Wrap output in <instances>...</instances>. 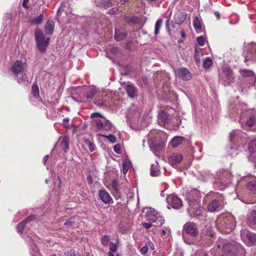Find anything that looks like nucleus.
<instances>
[{
    "instance_id": "nucleus-1",
    "label": "nucleus",
    "mask_w": 256,
    "mask_h": 256,
    "mask_svg": "<svg viewBox=\"0 0 256 256\" xmlns=\"http://www.w3.org/2000/svg\"><path fill=\"white\" fill-rule=\"evenodd\" d=\"M234 111L240 117V122H244V120L246 116L248 120L246 122V124L249 127H252L256 122V112L253 110H248L244 104L240 103L234 108Z\"/></svg>"
},
{
    "instance_id": "nucleus-2",
    "label": "nucleus",
    "mask_w": 256,
    "mask_h": 256,
    "mask_svg": "<svg viewBox=\"0 0 256 256\" xmlns=\"http://www.w3.org/2000/svg\"><path fill=\"white\" fill-rule=\"evenodd\" d=\"M10 70L16 77L19 84L29 82V80L26 75L27 64L24 60H17L11 66Z\"/></svg>"
},
{
    "instance_id": "nucleus-3",
    "label": "nucleus",
    "mask_w": 256,
    "mask_h": 256,
    "mask_svg": "<svg viewBox=\"0 0 256 256\" xmlns=\"http://www.w3.org/2000/svg\"><path fill=\"white\" fill-rule=\"evenodd\" d=\"M198 234V231L195 224L188 222L184 226L182 231V238L186 243L188 244H194V238Z\"/></svg>"
},
{
    "instance_id": "nucleus-4",
    "label": "nucleus",
    "mask_w": 256,
    "mask_h": 256,
    "mask_svg": "<svg viewBox=\"0 0 256 256\" xmlns=\"http://www.w3.org/2000/svg\"><path fill=\"white\" fill-rule=\"evenodd\" d=\"M232 180V176L228 170H220L216 174L214 182V186L220 190H223L228 186Z\"/></svg>"
},
{
    "instance_id": "nucleus-5",
    "label": "nucleus",
    "mask_w": 256,
    "mask_h": 256,
    "mask_svg": "<svg viewBox=\"0 0 256 256\" xmlns=\"http://www.w3.org/2000/svg\"><path fill=\"white\" fill-rule=\"evenodd\" d=\"M34 37L38 50L41 53L45 52L49 45L50 38H46L42 31L38 28L35 30Z\"/></svg>"
},
{
    "instance_id": "nucleus-6",
    "label": "nucleus",
    "mask_w": 256,
    "mask_h": 256,
    "mask_svg": "<svg viewBox=\"0 0 256 256\" xmlns=\"http://www.w3.org/2000/svg\"><path fill=\"white\" fill-rule=\"evenodd\" d=\"M236 79L232 70L230 68H223L220 74V82L225 86H231L236 81Z\"/></svg>"
},
{
    "instance_id": "nucleus-7",
    "label": "nucleus",
    "mask_w": 256,
    "mask_h": 256,
    "mask_svg": "<svg viewBox=\"0 0 256 256\" xmlns=\"http://www.w3.org/2000/svg\"><path fill=\"white\" fill-rule=\"evenodd\" d=\"M145 218L149 222H156V226H160L164 222V218L153 208H146Z\"/></svg>"
},
{
    "instance_id": "nucleus-8",
    "label": "nucleus",
    "mask_w": 256,
    "mask_h": 256,
    "mask_svg": "<svg viewBox=\"0 0 256 256\" xmlns=\"http://www.w3.org/2000/svg\"><path fill=\"white\" fill-rule=\"evenodd\" d=\"M156 130L151 132L148 135L147 138H146L144 141L146 140L148 141L149 146L151 150L159 152L162 150L164 148V144L160 142L159 136H156Z\"/></svg>"
},
{
    "instance_id": "nucleus-9",
    "label": "nucleus",
    "mask_w": 256,
    "mask_h": 256,
    "mask_svg": "<svg viewBox=\"0 0 256 256\" xmlns=\"http://www.w3.org/2000/svg\"><path fill=\"white\" fill-rule=\"evenodd\" d=\"M242 240L248 246L256 244V234L248 230L242 229L240 230Z\"/></svg>"
},
{
    "instance_id": "nucleus-10",
    "label": "nucleus",
    "mask_w": 256,
    "mask_h": 256,
    "mask_svg": "<svg viewBox=\"0 0 256 256\" xmlns=\"http://www.w3.org/2000/svg\"><path fill=\"white\" fill-rule=\"evenodd\" d=\"M216 198L211 200L208 205V210L210 212H214L218 210L221 208L224 205V197L220 194H216Z\"/></svg>"
},
{
    "instance_id": "nucleus-11",
    "label": "nucleus",
    "mask_w": 256,
    "mask_h": 256,
    "mask_svg": "<svg viewBox=\"0 0 256 256\" xmlns=\"http://www.w3.org/2000/svg\"><path fill=\"white\" fill-rule=\"evenodd\" d=\"M201 197L202 194L200 192L194 188L188 193L186 199L190 206L193 207L198 204Z\"/></svg>"
},
{
    "instance_id": "nucleus-12",
    "label": "nucleus",
    "mask_w": 256,
    "mask_h": 256,
    "mask_svg": "<svg viewBox=\"0 0 256 256\" xmlns=\"http://www.w3.org/2000/svg\"><path fill=\"white\" fill-rule=\"evenodd\" d=\"M245 134L240 130H236L230 134V140L236 144H244L246 142Z\"/></svg>"
},
{
    "instance_id": "nucleus-13",
    "label": "nucleus",
    "mask_w": 256,
    "mask_h": 256,
    "mask_svg": "<svg viewBox=\"0 0 256 256\" xmlns=\"http://www.w3.org/2000/svg\"><path fill=\"white\" fill-rule=\"evenodd\" d=\"M233 220L231 216L228 217L221 216L218 220L217 223L218 228L223 230H231L233 227Z\"/></svg>"
},
{
    "instance_id": "nucleus-14",
    "label": "nucleus",
    "mask_w": 256,
    "mask_h": 256,
    "mask_svg": "<svg viewBox=\"0 0 256 256\" xmlns=\"http://www.w3.org/2000/svg\"><path fill=\"white\" fill-rule=\"evenodd\" d=\"M168 204H171L174 209H178L182 206V202L177 196L174 195L168 196L166 198Z\"/></svg>"
},
{
    "instance_id": "nucleus-15",
    "label": "nucleus",
    "mask_w": 256,
    "mask_h": 256,
    "mask_svg": "<svg viewBox=\"0 0 256 256\" xmlns=\"http://www.w3.org/2000/svg\"><path fill=\"white\" fill-rule=\"evenodd\" d=\"M246 60L256 61V44H250L247 48Z\"/></svg>"
},
{
    "instance_id": "nucleus-16",
    "label": "nucleus",
    "mask_w": 256,
    "mask_h": 256,
    "mask_svg": "<svg viewBox=\"0 0 256 256\" xmlns=\"http://www.w3.org/2000/svg\"><path fill=\"white\" fill-rule=\"evenodd\" d=\"M95 122L96 128L100 130H108L112 128V124L110 122L104 118L102 120L96 118L95 120Z\"/></svg>"
},
{
    "instance_id": "nucleus-17",
    "label": "nucleus",
    "mask_w": 256,
    "mask_h": 256,
    "mask_svg": "<svg viewBox=\"0 0 256 256\" xmlns=\"http://www.w3.org/2000/svg\"><path fill=\"white\" fill-rule=\"evenodd\" d=\"M177 76L184 80H189L192 78V76L190 72L186 68H182L177 70Z\"/></svg>"
},
{
    "instance_id": "nucleus-18",
    "label": "nucleus",
    "mask_w": 256,
    "mask_h": 256,
    "mask_svg": "<svg viewBox=\"0 0 256 256\" xmlns=\"http://www.w3.org/2000/svg\"><path fill=\"white\" fill-rule=\"evenodd\" d=\"M240 72L243 77L248 78H250V84L251 86H252V84L256 82V76L252 70L246 69H242L240 70Z\"/></svg>"
},
{
    "instance_id": "nucleus-19",
    "label": "nucleus",
    "mask_w": 256,
    "mask_h": 256,
    "mask_svg": "<svg viewBox=\"0 0 256 256\" xmlns=\"http://www.w3.org/2000/svg\"><path fill=\"white\" fill-rule=\"evenodd\" d=\"M100 199L104 204H109L113 202V200L109 193L105 190H101L98 192Z\"/></svg>"
},
{
    "instance_id": "nucleus-20",
    "label": "nucleus",
    "mask_w": 256,
    "mask_h": 256,
    "mask_svg": "<svg viewBox=\"0 0 256 256\" xmlns=\"http://www.w3.org/2000/svg\"><path fill=\"white\" fill-rule=\"evenodd\" d=\"M183 156L182 154L179 152L173 153L168 158V162L172 166L180 164L182 160Z\"/></svg>"
},
{
    "instance_id": "nucleus-21",
    "label": "nucleus",
    "mask_w": 256,
    "mask_h": 256,
    "mask_svg": "<svg viewBox=\"0 0 256 256\" xmlns=\"http://www.w3.org/2000/svg\"><path fill=\"white\" fill-rule=\"evenodd\" d=\"M126 90L128 96L131 98H134L138 96V89L131 82H128L126 86Z\"/></svg>"
},
{
    "instance_id": "nucleus-22",
    "label": "nucleus",
    "mask_w": 256,
    "mask_h": 256,
    "mask_svg": "<svg viewBox=\"0 0 256 256\" xmlns=\"http://www.w3.org/2000/svg\"><path fill=\"white\" fill-rule=\"evenodd\" d=\"M34 216H30L20 223L16 227L17 232L21 235L22 234L23 230L26 227L27 224L34 220Z\"/></svg>"
},
{
    "instance_id": "nucleus-23",
    "label": "nucleus",
    "mask_w": 256,
    "mask_h": 256,
    "mask_svg": "<svg viewBox=\"0 0 256 256\" xmlns=\"http://www.w3.org/2000/svg\"><path fill=\"white\" fill-rule=\"evenodd\" d=\"M193 26L197 33H201L204 31L202 20L200 17L196 16L193 20Z\"/></svg>"
},
{
    "instance_id": "nucleus-24",
    "label": "nucleus",
    "mask_w": 256,
    "mask_h": 256,
    "mask_svg": "<svg viewBox=\"0 0 256 256\" xmlns=\"http://www.w3.org/2000/svg\"><path fill=\"white\" fill-rule=\"evenodd\" d=\"M127 34L123 28H115L114 38L116 41L122 40L126 36Z\"/></svg>"
},
{
    "instance_id": "nucleus-25",
    "label": "nucleus",
    "mask_w": 256,
    "mask_h": 256,
    "mask_svg": "<svg viewBox=\"0 0 256 256\" xmlns=\"http://www.w3.org/2000/svg\"><path fill=\"white\" fill-rule=\"evenodd\" d=\"M186 16L187 14L185 12H182L180 11L177 12L176 14H175L174 16L176 23L178 24H181L182 22H184Z\"/></svg>"
},
{
    "instance_id": "nucleus-26",
    "label": "nucleus",
    "mask_w": 256,
    "mask_h": 256,
    "mask_svg": "<svg viewBox=\"0 0 256 256\" xmlns=\"http://www.w3.org/2000/svg\"><path fill=\"white\" fill-rule=\"evenodd\" d=\"M160 172L158 164L157 162H155L151 164L150 174L152 176H158L160 175Z\"/></svg>"
},
{
    "instance_id": "nucleus-27",
    "label": "nucleus",
    "mask_w": 256,
    "mask_h": 256,
    "mask_svg": "<svg viewBox=\"0 0 256 256\" xmlns=\"http://www.w3.org/2000/svg\"><path fill=\"white\" fill-rule=\"evenodd\" d=\"M82 89L84 92L86 93V96L88 99L91 98L96 92L95 88L92 87L84 86Z\"/></svg>"
},
{
    "instance_id": "nucleus-28",
    "label": "nucleus",
    "mask_w": 256,
    "mask_h": 256,
    "mask_svg": "<svg viewBox=\"0 0 256 256\" xmlns=\"http://www.w3.org/2000/svg\"><path fill=\"white\" fill-rule=\"evenodd\" d=\"M34 241V240L31 239L29 244L30 245V253L32 256H40L38 250Z\"/></svg>"
},
{
    "instance_id": "nucleus-29",
    "label": "nucleus",
    "mask_w": 256,
    "mask_h": 256,
    "mask_svg": "<svg viewBox=\"0 0 256 256\" xmlns=\"http://www.w3.org/2000/svg\"><path fill=\"white\" fill-rule=\"evenodd\" d=\"M54 22L52 20H48L45 26V31L46 34H52L53 33Z\"/></svg>"
},
{
    "instance_id": "nucleus-30",
    "label": "nucleus",
    "mask_w": 256,
    "mask_h": 256,
    "mask_svg": "<svg viewBox=\"0 0 256 256\" xmlns=\"http://www.w3.org/2000/svg\"><path fill=\"white\" fill-rule=\"evenodd\" d=\"M69 139L68 136H64L62 138H61L60 140V146L62 148L64 151V152H66L69 149V144H68Z\"/></svg>"
},
{
    "instance_id": "nucleus-31",
    "label": "nucleus",
    "mask_w": 256,
    "mask_h": 256,
    "mask_svg": "<svg viewBox=\"0 0 256 256\" xmlns=\"http://www.w3.org/2000/svg\"><path fill=\"white\" fill-rule=\"evenodd\" d=\"M125 20L129 24H134L140 22V18L136 16H127L125 18Z\"/></svg>"
},
{
    "instance_id": "nucleus-32",
    "label": "nucleus",
    "mask_w": 256,
    "mask_h": 256,
    "mask_svg": "<svg viewBox=\"0 0 256 256\" xmlns=\"http://www.w3.org/2000/svg\"><path fill=\"white\" fill-rule=\"evenodd\" d=\"M248 222L250 225L256 224V210H252L248 216Z\"/></svg>"
},
{
    "instance_id": "nucleus-33",
    "label": "nucleus",
    "mask_w": 256,
    "mask_h": 256,
    "mask_svg": "<svg viewBox=\"0 0 256 256\" xmlns=\"http://www.w3.org/2000/svg\"><path fill=\"white\" fill-rule=\"evenodd\" d=\"M247 188L252 192L256 193V178H254L248 183Z\"/></svg>"
},
{
    "instance_id": "nucleus-34",
    "label": "nucleus",
    "mask_w": 256,
    "mask_h": 256,
    "mask_svg": "<svg viewBox=\"0 0 256 256\" xmlns=\"http://www.w3.org/2000/svg\"><path fill=\"white\" fill-rule=\"evenodd\" d=\"M69 6L70 4L68 1L64 0L63 2L57 12V15H60L62 12L63 11H66V12H68Z\"/></svg>"
},
{
    "instance_id": "nucleus-35",
    "label": "nucleus",
    "mask_w": 256,
    "mask_h": 256,
    "mask_svg": "<svg viewBox=\"0 0 256 256\" xmlns=\"http://www.w3.org/2000/svg\"><path fill=\"white\" fill-rule=\"evenodd\" d=\"M184 140V138L182 136H178L174 138L171 140L172 146L174 148L178 146L180 144H182V142Z\"/></svg>"
},
{
    "instance_id": "nucleus-36",
    "label": "nucleus",
    "mask_w": 256,
    "mask_h": 256,
    "mask_svg": "<svg viewBox=\"0 0 256 256\" xmlns=\"http://www.w3.org/2000/svg\"><path fill=\"white\" fill-rule=\"evenodd\" d=\"M158 120L164 124H168V118L167 114L164 112L162 111L158 115Z\"/></svg>"
},
{
    "instance_id": "nucleus-37",
    "label": "nucleus",
    "mask_w": 256,
    "mask_h": 256,
    "mask_svg": "<svg viewBox=\"0 0 256 256\" xmlns=\"http://www.w3.org/2000/svg\"><path fill=\"white\" fill-rule=\"evenodd\" d=\"M96 104L100 107H107L110 106V102L106 99H98L96 100Z\"/></svg>"
},
{
    "instance_id": "nucleus-38",
    "label": "nucleus",
    "mask_w": 256,
    "mask_h": 256,
    "mask_svg": "<svg viewBox=\"0 0 256 256\" xmlns=\"http://www.w3.org/2000/svg\"><path fill=\"white\" fill-rule=\"evenodd\" d=\"M132 166V163L128 160H124L122 162L123 172L126 174L130 168Z\"/></svg>"
},
{
    "instance_id": "nucleus-39",
    "label": "nucleus",
    "mask_w": 256,
    "mask_h": 256,
    "mask_svg": "<svg viewBox=\"0 0 256 256\" xmlns=\"http://www.w3.org/2000/svg\"><path fill=\"white\" fill-rule=\"evenodd\" d=\"M248 150L250 154L256 152V140L250 141L248 144Z\"/></svg>"
},
{
    "instance_id": "nucleus-40",
    "label": "nucleus",
    "mask_w": 256,
    "mask_h": 256,
    "mask_svg": "<svg viewBox=\"0 0 256 256\" xmlns=\"http://www.w3.org/2000/svg\"><path fill=\"white\" fill-rule=\"evenodd\" d=\"M162 18H158L156 22L154 28V34L156 35L158 34L159 33L160 30L162 26Z\"/></svg>"
},
{
    "instance_id": "nucleus-41",
    "label": "nucleus",
    "mask_w": 256,
    "mask_h": 256,
    "mask_svg": "<svg viewBox=\"0 0 256 256\" xmlns=\"http://www.w3.org/2000/svg\"><path fill=\"white\" fill-rule=\"evenodd\" d=\"M39 88L36 84H34L32 88V94L34 98H37L39 96Z\"/></svg>"
},
{
    "instance_id": "nucleus-42",
    "label": "nucleus",
    "mask_w": 256,
    "mask_h": 256,
    "mask_svg": "<svg viewBox=\"0 0 256 256\" xmlns=\"http://www.w3.org/2000/svg\"><path fill=\"white\" fill-rule=\"evenodd\" d=\"M201 178L204 181H207L212 179L213 177L212 175L209 172H204L201 175Z\"/></svg>"
},
{
    "instance_id": "nucleus-43",
    "label": "nucleus",
    "mask_w": 256,
    "mask_h": 256,
    "mask_svg": "<svg viewBox=\"0 0 256 256\" xmlns=\"http://www.w3.org/2000/svg\"><path fill=\"white\" fill-rule=\"evenodd\" d=\"M212 64V60L210 58H206L203 62V66L206 69L209 68Z\"/></svg>"
},
{
    "instance_id": "nucleus-44",
    "label": "nucleus",
    "mask_w": 256,
    "mask_h": 256,
    "mask_svg": "<svg viewBox=\"0 0 256 256\" xmlns=\"http://www.w3.org/2000/svg\"><path fill=\"white\" fill-rule=\"evenodd\" d=\"M44 20V15L42 14H40L38 17L34 18L32 20V23L36 24H40L42 23Z\"/></svg>"
},
{
    "instance_id": "nucleus-45",
    "label": "nucleus",
    "mask_w": 256,
    "mask_h": 256,
    "mask_svg": "<svg viewBox=\"0 0 256 256\" xmlns=\"http://www.w3.org/2000/svg\"><path fill=\"white\" fill-rule=\"evenodd\" d=\"M85 144L86 146H88L90 150L92 152L95 150H96V146L95 144L89 140H85Z\"/></svg>"
},
{
    "instance_id": "nucleus-46",
    "label": "nucleus",
    "mask_w": 256,
    "mask_h": 256,
    "mask_svg": "<svg viewBox=\"0 0 256 256\" xmlns=\"http://www.w3.org/2000/svg\"><path fill=\"white\" fill-rule=\"evenodd\" d=\"M78 218V217L74 216L71 218L66 220V221L64 223V226H73L76 222V220Z\"/></svg>"
},
{
    "instance_id": "nucleus-47",
    "label": "nucleus",
    "mask_w": 256,
    "mask_h": 256,
    "mask_svg": "<svg viewBox=\"0 0 256 256\" xmlns=\"http://www.w3.org/2000/svg\"><path fill=\"white\" fill-rule=\"evenodd\" d=\"M103 137L106 138L110 142L112 143H114L116 141V137L112 134L110 135H104L102 136Z\"/></svg>"
},
{
    "instance_id": "nucleus-48",
    "label": "nucleus",
    "mask_w": 256,
    "mask_h": 256,
    "mask_svg": "<svg viewBox=\"0 0 256 256\" xmlns=\"http://www.w3.org/2000/svg\"><path fill=\"white\" fill-rule=\"evenodd\" d=\"M110 238L108 235L104 236L101 239L102 243L103 245L107 246L110 242Z\"/></svg>"
},
{
    "instance_id": "nucleus-49",
    "label": "nucleus",
    "mask_w": 256,
    "mask_h": 256,
    "mask_svg": "<svg viewBox=\"0 0 256 256\" xmlns=\"http://www.w3.org/2000/svg\"><path fill=\"white\" fill-rule=\"evenodd\" d=\"M110 252H115L117 250V246L116 244L110 242L109 244Z\"/></svg>"
},
{
    "instance_id": "nucleus-50",
    "label": "nucleus",
    "mask_w": 256,
    "mask_h": 256,
    "mask_svg": "<svg viewBox=\"0 0 256 256\" xmlns=\"http://www.w3.org/2000/svg\"><path fill=\"white\" fill-rule=\"evenodd\" d=\"M192 150L194 154H196L197 152H200L202 150V149L199 144H198L197 143H196V146L192 148Z\"/></svg>"
},
{
    "instance_id": "nucleus-51",
    "label": "nucleus",
    "mask_w": 256,
    "mask_h": 256,
    "mask_svg": "<svg viewBox=\"0 0 256 256\" xmlns=\"http://www.w3.org/2000/svg\"><path fill=\"white\" fill-rule=\"evenodd\" d=\"M64 254L66 256H81L80 254H76L75 251L73 250L67 251Z\"/></svg>"
},
{
    "instance_id": "nucleus-52",
    "label": "nucleus",
    "mask_w": 256,
    "mask_h": 256,
    "mask_svg": "<svg viewBox=\"0 0 256 256\" xmlns=\"http://www.w3.org/2000/svg\"><path fill=\"white\" fill-rule=\"evenodd\" d=\"M112 189L116 191V192H118V184L117 182V180H114L112 182Z\"/></svg>"
},
{
    "instance_id": "nucleus-53",
    "label": "nucleus",
    "mask_w": 256,
    "mask_h": 256,
    "mask_svg": "<svg viewBox=\"0 0 256 256\" xmlns=\"http://www.w3.org/2000/svg\"><path fill=\"white\" fill-rule=\"evenodd\" d=\"M197 42L199 45L202 46L205 43V38L204 36H200L197 38Z\"/></svg>"
},
{
    "instance_id": "nucleus-54",
    "label": "nucleus",
    "mask_w": 256,
    "mask_h": 256,
    "mask_svg": "<svg viewBox=\"0 0 256 256\" xmlns=\"http://www.w3.org/2000/svg\"><path fill=\"white\" fill-rule=\"evenodd\" d=\"M194 58L197 63L200 62V56L197 50V48L196 47V52L194 54Z\"/></svg>"
},
{
    "instance_id": "nucleus-55",
    "label": "nucleus",
    "mask_w": 256,
    "mask_h": 256,
    "mask_svg": "<svg viewBox=\"0 0 256 256\" xmlns=\"http://www.w3.org/2000/svg\"><path fill=\"white\" fill-rule=\"evenodd\" d=\"M148 246H144L142 247L140 249V252L141 254L142 255H144L148 252Z\"/></svg>"
},
{
    "instance_id": "nucleus-56",
    "label": "nucleus",
    "mask_w": 256,
    "mask_h": 256,
    "mask_svg": "<svg viewBox=\"0 0 256 256\" xmlns=\"http://www.w3.org/2000/svg\"><path fill=\"white\" fill-rule=\"evenodd\" d=\"M114 150L115 152L118 154H120V144H116L114 147Z\"/></svg>"
},
{
    "instance_id": "nucleus-57",
    "label": "nucleus",
    "mask_w": 256,
    "mask_h": 256,
    "mask_svg": "<svg viewBox=\"0 0 256 256\" xmlns=\"http://www.w3.org/2000/svg\"><path fill=\"white\" fill-rule=\"evenodd\" d=\"M232 247V244H224V246H223V250L224 252H226V250L228 249V248H230Z\"/></svg>"
},
{
    "instance_id": "nucleus-58",
    "label": "nucleus",
    "mask_w": 256,
    "mask_h": 256,
    "mask_svg": "<svg viewBox=\"0 0 256 256\" xmlns=\"http://www.w3.org/2000/svg\"><path fill=\"white\" fill-rule=\"evenodd\" d=\"M86 180H87L88 182L90 184H92V182H93L92 178V176L90 175L87 176H86Z\"/></svg>"
},
{
    "instance_id": "nucleus-59",
    "label": "nucleus",
    "mask_w": 256,
    "mask_h": 256,
    "mask_svg": "<svg viewBox=\"0 0 256 256\" xmlns=\"http://www.w3.org/2000/svg\"><path fill=\"white\" fill-rule=\"evenodd\" d=\"M28 2L29 0H23L22 6L26 8H29L28 4Z\"/></svg>"
},
{
    "instance_id": "nucleus-60",
    "label": "nucleus",
    "mask_w": 256,
    "mask_h": 256,
    "mask_svg": "<svg viewBox=\"0 0 256 256\" xmlns=\"http://www.w3.org/2000/svg\"><path fill=\"white\" fill-rule=\"evenodd\" d=\"M143 227L146 229L150 228L152 225L150 223L144 222L142 224Z\"/></svg>"
},
{
    "instance_id": "nucleus-61",
    "label": "nucleus",
    "mask_w": 256,
    "mask_h": 256,
    "mask_svg": "<svg viewBox=\"0 0 256 256\" xmlns=\"http://www.w3.org/2000/svg\"><path fill=\"white\" fill-rule=\"evenodd\" d=\"M118 10L117 8H112L109 10L108 12L110 14H114L116 13Z\"/></svg>"
},
{
    "instance_id": "nucleus-62",
    "label": "nucleus",
    "mask_w": 256,
    "mask_h": 256,
    "mask_svg": "<svg viewBox=\"0 0 256 256\" xmlns=\"http://www.w3.org/2000/svg\"><path fill=\"white\" fill-rule=\"evenodd\" d=\"M118 52V48L117 47H112L110 49V52L113 54L117 53Z\"/></svg>"
},
{
    "instance_id": "nucleus-63",
    "label": "nucleus",
    "mask_w": 256,
    "mask_h": 256,
    "mask_svg": "<svg viewBox=\"0 0 256 256\" xmlns=\"http://www.w3.org/2000/svg\"><path fill=\"white\" fill-rule=\"evenodd\" d=\"M100 116L99 114L98 113H93L91 114V117L92 118H98L99 117H100Z\"/></svg>"
},
{
    "instance_id": "nucleus-64",
    "label": "nucleus",
    "mask_w": 256,
    "mask_h": 256,
    "mask_svg": "<svg viewBox=\"0 0 256 256\" xmlns=\"http://www.w3.org/2000/svg\"><path fill=\"white\" fill-rule=\"evenodd\" d=\"M141 112L140 110L137 111L135 114V118H139L141 116Z\"/></svg>"
}]
</instances>
